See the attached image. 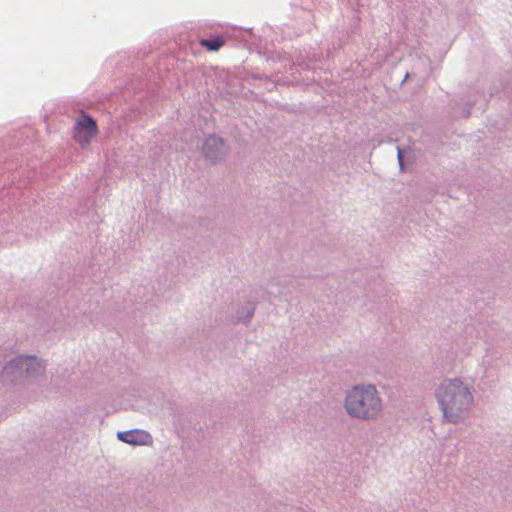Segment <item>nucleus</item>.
<instances>
[{
  "instance_id": "obj_1",
  "label": "nucleus",
  "mask_w": 512,
  "mask_h": 512,
  "mask_svg": "<svg viewBox=\"0 0 512 512\" xmlns=\"http://www.w3.org/2000/svg\"><path fill=\"white\" fill-rule=\"evenodd\" d=\"M437 400L441 406L444 418L451 423L465 419L473 403L469 388L458 379L444 380L437 392Z\"/></svg>"
},
{
  "instance_id": "obj_2",
  "label": "nucleus",
  "mask_w": 512,
  "mask_h": 512,
  "mask_svg": "<svg viewBox=\"0 0 512 512\" xmlns=\"http://www.w3.org/2000/svg\"><path fill=\"white\" fill-rule=\"evenodd\" d=\"M344 407L349 416L361 420L378 417L382 412V399L374 385H358L348 391Z\"/></svg>"
},
{
  "instance_id": "obj_3",
  "label": "nucleus",
  "mask_w": 512,
  "mask_h": 512,
  "mask_svg": "<svg viewBox=\"0 0 512 512\" xmlns=\"http://www.w3.org/2000/svg\"><path fill=\"white\" fill-rule=\"evenodd\" d=\"M98 135L96 122L87 114L82 113L75 121L72 130L73 139L82 147H88L92 140Z\"/></svg>"
},
{
  "instance_id": "obj_4",
  "label": "nucleus",
  "mask_w": 512,
  "mask_h": 512,
  "mask_svg": "<svg viewBox=\"0 0 512 512\" xmlns=\"http://www.w3.org/2000/svg\"><path fill=\"white\" fill-rule=\"evenodd\" d=\"M43 370L44 366L41 361L37 360L35 357L20 356L5 366L4 373L7 375H22L25 372L27 375H34Z\"/></svg>"
},
{
  "instance_id": "obj_5",
  "label": "nucleus",
  "mask_w": 512,
  "mask_h": 512,
  "mask_svg": "<svg viewBox=\"0 0 512 512\" xmlns=\"http://www.w3.org/2000/svg\"><path fill=\"white\" fill-rule=\"evenodd\" d=\"M203 152L206 158L217 160L226 152L223 140L215 135L209 136L203 146Z\"/></svg>"
},
{
  "instance_id": "obj_6",
  "label": "nucleus",
  "mask_w": 512,
  "mask_h": 512,
  "mask_svg": "<svg viewBox=\"0 0 512 512\" xmlns=\"http://www.w3.org/2000/svg\"><path fill=\"white\" fill-rule=\"evenodd\" d=\"M118 438L125 443L133 445H146L151 441L148 433L139 430L119 432Z\"/></svg>"
},
{
  "instance_id": "obj_7",
  "label": "nucleus",
  "mask_w": 512,
  "mask_h": 512,
  "mask_svg": "<svg viewBox=\"0 0 512 512\" xmlns=\"http://www.w3.org/2000/svg\"><path fill=\"white\" fill-rule=\"evenodd\" d=\"M200 44L209 51H218L225 44V40L223 37H217L210 40L202 39Z\"/></svg>"
},
{
  "instance_id": "obj_8",
  "label": "nucleus",
  "mask_w": 512,
  "mask_h": 512,
  "mask_svg": "<svg viewBox=\"0 0 512 512\" xmlns=\"http://www.w3.org/2000/svg\"><path fill=\"white\" fill-rule=\"evenodd\" d=\"M398 159L400 164L402 165V152L400 150L398 151Z\"/></svg>"
}]
</instances>
